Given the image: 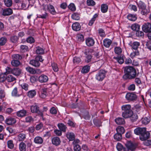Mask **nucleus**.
I'll use <instances>...</instances> for the list:
<instances>
[{
  "mask_svg": "<svg viewBox=\"0 0 151 151\" xmlns=\"http://www.w3.org/2000/svg\"><path fill=\"white\" fill-rule=\"evenodd\" d=\"M90 67L88 65H86L84 66L81 70V72L83 73H86L88 72Z\"/></svg>",
  "mask_w": 151,
  "mask_h": 151,
  "instance_id": "36",
  "label": "nucleus"
},
{
  "mask_svg": "<svg viewBox=\"0 0 151 151\" xmlns=\"http://www.w3.org/2000/svg\"><path fill=\"white\" fill-rule=\"evenodd\" d=\"M52 144L56 146L60 145V138L58 137H53L52 140Z\"/></svg>",
  "mask_w": 151,
  "mask_h": 151,
  "instance_id": "14",
  "label": "nucleus"
},
{
  "mask_svg": "<svg viewBox=\"0 0 151 151\" xmlns=\"http://www.w3.org/2000/svg\"><path fill=\"white\" fill-rule=\"evenodd\" d=\"M22 89H24L25 91H27L28 90V85L26 83H24L21 84V85Z\"/></svg>",
  "mask_w": 151,
  "mask_h": 151,
  "instance_id": "63",
  "label": "nucleus"
},
{
  "mask_svg": "<svg viewBox=\"0 0 151 151\" xmlns=\"http://www.w3.org/2000/svg\"><path fill=\"white\" fill-rule=\"evenodd\" d=\"M21 50L22 52H24L27 50L28 47L25 45H22L20 46Z\"/></svg>",
  "mask_w": 151,
  "mask_h": 151,
  "instance_id": "62",
  "label": "nucleus"
},
{
  "mask_svg": "<svg viewBox=\"0 0 151 151\" xmlns=\"http://www.w3.org/2000/svg\"><path fill=\"white\" fill-rule=\"evenodd\" d=\"M139 55L138 51H135L132 52L130 54V57L132 58H134L135 56Z\"/></svg>",
  "mask_w": 151,
  "mask_h": 151,
  "instance_id": "54",
  "label": "nucleus"
},
{
  "mask_svg": "<svg viewBox=\"0 0 151 151\" xmlns=\"http://www.w3.org/2000/svg\"><path fill=\"white\" fill-rule=\"evenodd\" d=\"M5 5L8 7L11 6L12 4V0H4Z\"/></svg>",
  "mask_w": 151,
  "mask_h": 151,
  "instance_id": "43",
  "label": "nucleus"
},
{
  "mask_svg": "<svg viewBox=\"0 0 151 151\" xmlns=\"http://www.w3.org/2000/svg\"><path fill=\"white\" fill-rule=\"evenodd\" d=\"M7 38L5 37H2L0 38V45L3 46L7 42Z\"/></svg>",
  "mask_w": 151,
  "mask_h": 151,
  "instance_id": "40",
  "label": "nucleus"
},
{
  "mask_svg": "<svg viewBox=\"0 0 151 151\" xmlns=\"http://www.w3.org/2000/svg\"><path fill=\"white\" fill-rule=\"evenodd\" d=\"M68 8L72 11H75L76 9V7L74 4H70L68 6Z\"/></svg>",
  "mask_w": 151,
  "mask_h": 151,
  "instance_id": "60",
  "label": "nucleus"
},
{
  "mask_svg": "<svg viewBox=\"0 0 151 151\" xmlns=\"http://www.w3.org/2000/svg\"><path fill=\"white\" fill-rule=\"evenodd\" d=\"M150 136V134L147 131L146 129L145 132L143 133L141 136H139V139L142 141L148 139Z\"/></svg>",
  "mask_w": 151,
  "mask_h": 151,
  "instance_id": "9",
  "label": "nucleus"
},
{
  "mask_svg": "<svg viewBox=\"0 0 151 151\" xmlns=\"http://www.w3.org/2000/svg\"><path fill=\"white\" fill-rule=\"evenodd\" d=\"M44 8L46 10H48L53 15L56 14V11L54 6L51 4H47L45 5Z\"/></svg>",
  "mask_w": 151,
  "mask_h": 151,
  "instance_id": "5",
  "label": "nucleus"
},
{
  "mask_svg": "<svg viewBox=\"0 0 151 151\" xmlns=\"http://www.w3.org/2000/svg\"><path fill=\"white\" fill-rule=\"evenodd\" d=\"M116 148L118 151H125V148L120 143H118L116 145Z\"/></svg>",
  "mask_w": 151,
  "mask_h": 151,
  "instance_id": "39",
  "label": "nucleus"
},
{
  "mask_svg": "<svg viewBox=\"0 0 151 151\" xmlns=\"http://www.w3.org/2000/svg\"><path fill=\"white\" fill-rule=\"evenodd\" d=\"M137 98L136 95L133 93H127L126 96V99L129 101H134Z\"/></svg>",
  "mask_w": 151,
  "mask_h": 151,
  "instance_id": "8",
  "label": "nucleus"
},
{
  "mask_svg": "<svg viewBox=\"0 0 151 151\" xmlns=\"http://www.w3.org/2000/svg\"><path fill=\"white\" fill-rule=\"evenodd\" d=\"M8 147L12 149L14 147V145L13 144V142L12 140H9L7 142Z\"/></svg>",
  "mask_w": 151,
  "mask_h": 151,
  "instance_id": "53",
  "label": "nucleus"
},
{
  "mask_svg": "<svg viewBox=\"0 0 151 151\" xmlns=\"http://www.w3.org/2000/svg\"><path fill=\"white\" fill-rule=\"evenodd\" d=\"M92 58V56L90 55H87L85 59V61L87 63H88L91 61Z\"/></svg>",
  "mask_w": 151,
  "mask_h": 151,
  "instance_id": "56",
  "label": "nucleus"
},
{
  "mask_svg": "<svg viewBox=\"0 0 151 151\" xmlns=\"http://www.w3.org/2000/svg\"><path fill=\"white\" fill-rule=\"evenodd\" d=\"M52 66L54 71L57 72L58 70V68L56 64L55 63H52Z\"/></svg>",
  "mask_w": 151,
  "mask_h": 151,
  "instance_id": "58",
  "label": "nucleus"
},
{
  "mask_svg": "<svg viewBox=\"0 0 151 151\" xmlns=\"http://www.w3.org/2000/svg\"><path fill=\"white\" fill-rule=\"evenodd\" d=\"M124 72L125 74L123 77L125 79H132L134 78L137 75L136 70L131 66H128L124 67Z\"/></svg>",
  "mask_w": 151,
  "mask_h": 151,
  "instance_id": "1",
  "label": "nucleus"
},
{
  "mask_svg": "<svg viewBox=\"0 0 151 151\" xmlns=\"http://www.w3.org/2000/svg\"><path fill=\"white\" fill-rule=\"evenodd\" d=\"M18 40V38L16 36H13L11 38V41L13 43H16L17 42Z\"/></svg>",
  "mask_w": 151,
  "mask_h": 151,
  "instance_id": "64",
  "label": "nucleus"
},
{
  "mask_svg": "<svg viewBox=\"0 0 151 151\" xmlns=\"http://www.w3.org/2000/svg\"><path fill=\"white\" fill-rule=\"evenodd\" d=\"M133 111L132 110L128 111H122V116L125 118H128L131 117L133 114Z\"/></svg>",
  "mask_w": 151,
  "mask_h": 151,
  "instance_id": "11",
  "label": "nucleus"
},
{
  "mask_svg": "<svg viewBox=\"0 0 151 151\" xmlns=\"http://www.w3.org/2000/svg\"><path fill=\"white\" fill-rule=\"evenodd\" d=\"M71 17L73 19L78 20L80 19V15L78 13H75L72 14Z\"/></svg>",
  "mask_w": 151,
  "mask_h": 151,
  "instance_id": "37",
  "label": "nucleus"
},
{
  "mask_svg": "<svg viewBox=\"0 0 151 151\" xmlns=\"http://www.w3.org/2000/svg\"><path fill=\"white\" fill-rule=\"evenodd\" d=\"M34 142L36 144H40L43 143V140L41 137L37 136L34 138Z\"/></svg>",
  "mask_w": 151,
  "mask_h": 151,
  "instance_id": "22",
  "label": "nucleus"
},
{
  "mask_svg": "<svg viewBox=\"0 0 151 151\" xmlns=\"http://www.w3.org/2000/svg\"><path fill=\"white\" fill-rule=\"evenodd\" d=\"M137 4L141 14L146 15L150 12V10L149 8L147 7L145 4L142 1H138Z\"/></svg>",
  "mask_w": 151,
  "mask_h": 151,
  "instance_id": "2",
  "label": "nucleus"
},
{
  "mask_svg": "<svg viewBox=\"0 0 151 151\" xmlns=\"http://www.w3.org/2000/svg\"><path fill=\"white\" fill-rule=\"evenodd\" d=\"M66 136L69 141H73L75 139V134L73 132H68L66 134Z\"/></svg>",
  "mask_w": 151,
  "mask_h": 151,
  "instance_id": "13",
  "label": "nucleus"
},
{
  "mask_svg": "<svg viewBox=\"0 0 151 151\" xmlns=\"http://www.w3.org/2000/svg\"><path fill=\"white\" fill-rule=\"evenodd\" d=\"M38 79L39 81L41 83L46 82L48 80V77L46 75L44 74H42L40 76Z\"/></svg>",
  "mask_w": 151,
  "mask_h": 151,
  "instance_id": "12",
  "label": "nucleus"
},
{
  "mask_svg": "<svg viewBox=\"0 0 151 151\" xmlns=\"http://www.w3.org/2000/svg\"><path fill=\"white\" fill-rule=\"evenodd\" d=\"M16 122L15 119L13 118H9L5 120L6 123L9 125L13 124L15 123Z\"/></svg>",
  "mask_w": 151,
  "mask_h": 151,
  "instance_id": "15",
  "label": "nucleus"
},
{
  "mask_svg": "<svg viewBox=\"0 0 151 151\" xmlns=\"http://www.w3.org/2000/svg\"><path fill=\"white\" fill-rule=\"evenodd\" d=\"M136 35L137 36L140 37H143L144 36V34L142 31L138 30L136 31Z\"/></svg>",
  "mask_w": 151,
  "mask_h": 151,
  "instance_id": "50",
  "label": "nucleus"
},
{
  "mask_svg": "<svg viewBox=\"0 0 151 151\" xmlns=\"http://www.w3.org/2000/svg\"><path fill=\"white\" fill-rule=\"evenodd\" d=\"M106 72L104 70H99L96 74V78L99 81H102L105 78Z\"/></svg>",
  "mask_w": 151,
  "mask_h": 151,
  "instance_id": "3",
  "label": "nucleus"
},
{
  "mask_svg": "<svg viewBox=\"0 0 151 151\" xmlns=\"http://www.w3.org/2000/svg\"><path fill=\"white\" fill-rule=\"evenodd\" d=\"M125 145L129 150L133 151L136 149V146L130 142H128L125 144Z\"/></svg>",
  "mask_w": 151,
  "mask_h": 151,
  "instance_id": "10",
  "label": "nucleus"
},
{
  "mask_svg": "<svg viewBox=\"0 0 151 151\" xmlns=\"http://www.w3.org/2000/svg\"><path fill=\"white\" fill-rule=\"evenodd\" d=\"M94 124L97 127H99L102 126V122L99 119H94L93 120Z\"/></svg>",
  "mask_w": 151,
  "mask_h": 151,
  "instance_id": "28",
  "label": "nucleus"
},
{
  "mask_svg": "<svg viewBox=\"0 0 151 151\" xmlns=\"http://www.w3.org/2000/svg\"><path fill=\"white\" fill-rule=\"evenodd\" d=\"M26 69L27 72L32 74H35L37 72L35 69L30 67H27Z\"/></svg>",
  "mask_w": 151,
  "mask_h": 151,
  "instance_id": "32",
  "label": "nucleus"
},
{
  "mask_svg": "<svg viewBox=\"0 0 151 151\" xmlns=\"http://www.w3.org/2000/svg\"><path fill=\"white\" fill-rule=\"evenodd\" d=\"M86 42L87 45L88 46H91L94 44V41L92 38H89L86 40Z\"/></svg>",
  "mask_w": 151,
  "mask_h": 151,
  "instance_id": "18",
  "label": "nucleus"
},
{
  "mask_svg": "<svg viewBox=\"0 0 151 151\" xmlns=\"http://www.w3.org/2000/svg\"><path fill=\"white\" fill-rule=\"evenodd\" d=\"M31 110L32 113H36L42 116H43V114L42 112L39 110V107L36 105H33L31 106Z\"/></svg>",
  "mask_w": 151,
  "mask_h": 151,
  "instance_id": "7",
  "label": "nucleus"
},
{
  "mask_svg": "<svg viewBox=\"0 0 151 151\" xmlns=\"http://www.w3.org/2000/svg\"><path fill=\"white\" fill-rule=\"evenodd\" d=\"M142 29L143 31L145 32H151V24L150 23H146L142 26Z\"/></svg>",
  "mask_w": 151,
  "mask_h": 151,
  "instance_id": "4",
  "label": "nucleus"
},
{
  "mask_svg": "<svg viewBox=\"0 0 151 151\" xmlns=\"http://www.w3.org/2000/svg\"><path fill=\"white\" fill-rule=\"evenodd\" d=\"M127 19L129 20L134 21L137 19V17L136 15L131 14H129L127 16Z\"/></svg>",
  "mask_w": 151,
  "mask_h": 151,
  "instance_id": "33",
  "label": "nucleus"
},
{
  "mask_svg": "<svg viewBox=\"0 0 151 151\" xmlns=\"http://www.w3.org/2000/svg\"><path fill=\"white\" fill-rule=\"evenodd\" d=\"M115 121L118 124H123L125 123L124 119L121 117H118L116 118Z\"/></svg>",
  "mask_w": 151,
  "mask_h": 151,
  "instance_id": "19",
  "label": "nucleus"
},
{
  "mask_svg": "<svg viewBox=\"0 0 151 151\" xmlns=\"http://www.w3.org/2000/svg\"><path fill=\"white\" fill-rule=\"evenodd\" d=\"M72 27L73 30L76 31H79L81 29V26L78 22L74 23L72 24Z\"/></svg>",
  "mask_w": 151,
  "mask_h": 151,
  "instance_id": "17",
  "label": "nucleus"
},
{
  "mask_svg": "<svg viewBox=\"0 0 151 151\" xmlns=\"http://www.w3.org/2000/svg\"><path fill=\"white\" fill-rule=\"evenodd\" d=\"M29 63L35 67H39L40 65L39 62L35 59L31 60L30 61Z\"/></svg>",
  "mask_w": 151,
  "mask_h": 151,
  "instance_id": "23",
  "label": "nucleus"
},
{
  "mask_svg": "<svg viewBox=\"0 0 151 151\" xmlns=\"http://www.w3.org/2000/svg\"><path fill=\"white\" fill-rule=\"evenodd\" d=\"M15 79V78L11 75H9L6 78V80L9 82H12L14 81Z\"/></svg>",
  "mask_w": 151,
  "mask_h": 151,
  "instance_id": "41",
  "label": "nucleus"
},
{
  "mask_svg": "<svg viewBox=\"0 0 151 151\" xmlns=\"http://www.w3.org/2000/svg\"><path fill=\"white\" fill-rule=\"evenodd\" d=\"M18 91L17 88V87H15L13 90L12 91V96L16 97L18 96V95L17 94Z\"/></svg>",
  "mask_w": 151,
  "mask_h": 151,
  "instance_id": "52",
  "label": "nucleus"
},
{
  "mask_svg": "<svg viewBox=\"0 0 151 151\" xmlns=\"http://www.w3.org/2000/svg\"><path fill=\"white\" fill-rule=\"evenodd\" d=\"M43 49L40 47H36V53L37 54H42L44 53Z\"/></svg>",
  "mask_w": 151,
  "mask_h": 151,
  "instance_id": "31",
  "label": "nucleus"
},
{
  "mask_svg": "<svg viewBox=\"0 0 151 151\" xmlns=\"http://www.w3.org/2000/svg\"><path fill=\"white\" fill-rule=\"evenodd\" d=\"M76 37L78 41L79 42H82L84 40V36L82 34H78Z\"/></svg>",
  "mask_w": 151,
  "mask_h": 151,
  "instance_id": "47",
  "label": "nucleus"
},
{
  "mask_svg": "<svg viewBox=\"0 0 151 151\" xmlns=\"http://www.w3.org/2000/svg\"><path fill=\"white\" fill-rule=\"evenodd\" d=\"M36 94V92L35 90H33L29 91L28 92L27 96L30 98L34 97Z\"/></svg>",
  "mask_w": 151,
  "mask_h": 151,
  "instance_id": "29",
  "label": "nucleus"
},
{
  "mask_svg": "<svg viewBox=\"0 0 151 151\" xmlns=\"http://www.w3.org/2000/svg\"><path fill=\"white\" fill-rule=\"evenodd\" d=\"M116 129L117 133L121 135L124 133L125 132V130L124 128L122 126H118L116 128Z\"/></svg>",
  "mask_w": 151,
  "mask_h": 151,
  "instance_id": "27",
  "label": "nucleus"
},
{
  "mask_svg": "<svg viewBox=\"0 0 151 151\" xmlns=\"http://www.w3.org/2000/svg\"><path fill=\"white\" fill-rule=\"evenodd\" d=\"M140 45V43L137 42H134L131 45L132 48L136 50L138 48V47Z\"/></svg>",
  "mask_w": 151,
  "mask_h": 151,
  "instance_id": "34",
  "label": "nucleus"
},
{
  "mask_svg": "<svg viewBox=\"0 0 151 151\" xmlns=\"http://www.w3.org/2000/svg\"><path fill=\"white\" fill-rule=\"evenodd\" d=\"M130 118V120L132 122H134L138 118V116L137 114H134L133 113V114L129 117Z\"/></svg>",
  "mask_w": 151,
  "mask_h": 151,
  "instance_id": "51",
  "label": "nucleus"
},
{
  "mask_svg": "<svg viewBox=\"0 0 151 151\" xmlns=\"http://www.w3.org/2000/svg\"><path fill=\"white\" fill-rule=\"evenodd\" d=\"M87 4L88 5L93 6L95 4V2L93 0H87Z\"/></svg>",
  "mask_w": 151,
  "mask_h": 151,
  "instance_id": "57",
  "label": "nucleus"
},
{
  "mask_svg": "<svg viewBox=\"0 0 151 151\" xmlns=\"http://www.w3.org/2000/svg\"><path fill=\"white\" fill-rule=\"evenodd\" d=\"M114 139L116 141H119L122 139V135L121 134L116 133L114 135Z\"/></svg>",
  "mask_w": 151,
  "mask_h": 151,
  "instance_id": "42",
  "label": "nucleus"
},
{
  "mask_svg": "<svg viewBox=\"0 0 151 151\" xmlns=\"http://www.w3.org/2000/svg\"><path fill=\"white\" fill-rule=\"evenodd\" d=\"M6 72L4 73L6 75L11 73L12 72V69L10 68V67H7L6 68Z\"/></svg>",
  "mask_w": 151,
  "mask_h": 151,
  "instance_id": "59",
  "label": "nucleus"
},
{
  "mask_svg": "<svg viewBox=\"0 0 151 151\" xmlns=\"http://www.w3.org/2000/svg\"><path fill=\"white\" fill-rule=\"evenodd\" d=\"M146 129V128L145 127H138L134 129V133L137 135L141 136L143 133L145 132Z\"/></svg>",
  "mask_w": 151,
  "mask_h": 151,
  "instance_id": "6",
  "label": "nucleus"
},
{
  "mask_svg": "<svg viewBox=\"0 0 151 151\" xmlns=\"http://www.w3.org/2000/svg\"><path fill=\"white\" fill-rule=\"evenodd\" d=\"M114 59L120 64H122L124 61L123 57V56H118V57H114Z\"/></svg>",
  "mask_w": 151,
  "mask_h": 151,
  "instance_id": "24",
  "label": "nucleus"
},
{
  "mask_svg": "<svg viewBox=\"0 0 151 151\" xmlns=\"http://www.w3.org/2000/svg\"><path fill=\"white\" fill-rule=\"evenodd\" d=\"M131 28L133 30L137 31L140 29V26L137 24H134L131 25Z\"/></svg>",
  "mask_w": 151,
  "mask_h": 151,
  "instance_id": "30",
  "label": "nucleus"
},
{
  "mask_svg": "<svg viewBox=\"0 0 151 151\" xmlns=\"http://www.w3.org/2000/svg\"><path fill=\"white\" fill-rule=\"evenodd\" d=\"M26 145L24 142H21L19 144V150L21 151H25Z\"/></svg>",
  "mask_w": 151,
  "mask_h": 151,
  "instance_id": "44",
  "label": "nucleus"
},
{
  "mask_svg": "<svg viewBox=\"0 0 151 151\" xmlns=\"http://www.w3.org/2000/svg\"><path fill=\"white\" fill-rule=\"evenodd\" d=\"M98 15L97 14H95L93 16V17L92 19L90 21V22L88 23V25L89 26H92L94 21H95L96 18L98 17Z\"/></svg>",
  "mask_w": 151,
  "mask_h": 151,
  "instance_id": "38",
  "label": "nucleus"
},
{
  "mask_svg": "<svg viewBox=\"0 0 151 151\" xmlns=\"http://www.w3.org/2000/svg\"><path fill=\"white\" fill-rule=\"evenodd\" d=\"M108 9V6L106 4H103L101 5V10L103 13L106 12Z\"/></svg>",
  "mask_w": 151,
  "mask_h": 151,
  "instance_id": "35",
  "label": "nucleus"
},
{
  "mask_svg": "<svg viewBox=\"0 0 151 151\" xmlns=\"http://www.w3.org/2000/svg\"><path fill=\"white\" fill-rule=\"evenodd\" d=\"M19 141H23L26 138V134L24 132L19 133Z\"/></svg>",
  "mask_w": 151,
  "mask_h": 151,
  "instance_id": "48",
  "label": "nucleus"
},
{
  "mask_svg": "<svg viewBox=\"0 0 151 151\" xmlns=\"http://www.w3.org/2000/svg\"><path fill=\"white\" fill-rule=\"evenodd\" d=\"M131 106L129 104L124 105L122 107V109L123 111H128L132 110L131 109Z\"/></svg>",
  "mask_w": 151,
  "mask_h": 151,
  "instance_id": "25",
  "label": "nucleus"
},
{
  "mask_svg": "<svg viewBox=\"0 0 151 151\" xmlns=\"http://www.w3.org/2000/svg\"><path fill=\"white\" fill-rule=\"evenodd\" d=\"M114 51L115 53L118 55L120 54L122 52L121 48L119 47H115Z\"/></svg>",
  "mask_w": 151,
  "mask_h": 151,
  "instance_id": "49",
  "label": "nucleus"
},
{
  "mask_svg": "<svg viewBox=\"0 0 151 151\" xmlns=\"http://www.w3.org/2000/svg\"><path fill=\"white\" fill-rule=\"evenodd\" d=\"M81 59L79 57H75L74 58L73 61L74 63H78L81 62Z\"/></svg>",
  "mask_w": 151,
  "mask_h": 151,
  "instance_id": "61",
  "label": "nucleus"
},
{
  "mask_svg": "<svg viewBox=\"0 0 151 151\" xmlns=\"http://www.w3.org/2000/svg\"><path fill=\"white\" fill-rule=\"evenodd\" d=\"M141 121L143 124L145 125L147 124H148L150 121V117L148 116L147 117L143 118L141 119Z\"/></svg>",
  "mask_w": 151,
  "mask_h": 151,
  "instance_id": "26",
  "label": "nucleus"
},
{
  "mask_svg": "<svg viewBox=\"0 0 151 151\" xmlns=\"http://www.w3.org/2000/svg\"><path fill=\"white\" fill-rule=\"evenodd\" d=\"M46 91V89H42L41 94L40 95V96L41 98H45L46 97L47 94V93Z\"/></svg>",
  "mask_w": 151,
  "mask_h": 151,
  "instance_id": "45",
  "label": "nucleus"
},
{
  "mask_svg": "<svg viewBox=\"0 0 151 151\" xmlns=\"http://www.w3.org/2000/svg\"><path fill=\"white\" fill-rule=\"evenodd\" d=\"M111 43V41L109 39H106L103 41L104 45L106 47H109Z\"/></svg>",
  "mask_w": 151,
  "mask_h": 151,
  "instance_id": "21",
  "label": "nucleus"
},
{
  "mask_svg": "<svg viewBox=\"0 0 151 151\" xmlns=\"http://www.w3.org/2000/svg\"><path fill=\"white\" fill-rule=\"evenodd\" d=\"M11 63L12 66L17 67L19 65V60H13L12 61Z\"/></svg>",
  "mask_w": 151,
  "mask_h": 151,
  "instance_id": "46",
  "label": "nucleus"
},
{
  "mask_svg": "<svg viewBox=\"0 0 151 151\" xmlns=\"http://www.w3.org/2000/svg\"><path fill=\"white\" fill-rule=\"evenodd\" d=\"M58 127L61 131L63 132H66L67 127L64 124L62 123H59L58 124Z\"/></svg>",
  "mask_w": 151,
  "mask_h": 151,
  "instance_id": "20",
  "label": "nucleus"
},
{
  "mask_svg": "<svg viewBox=\"0 0 151 151\" xmlns=\"http://www.w3.org/2000/svg\"><path fill=\"white\" fill-rule=\"evenodd\" d=\"M12 13V10L10 8H6L3 10V15L4 16H8L11 14Z\"/></svg>",
  "mask_w": 151,
  "mask_h": 151,
  "instance_id": "16",
  "label": "nucleus"
},
{
  "mask_svg": "<svg viewBox=\"0 0 151 151\" xmlns=\"http://www.w3.org/2000/svg\"><path fill=\"white\" fill-rule=\"evenodd\" d=\"M27 111L24 110L19 111V117H23L26 116Z\"/></svg>",
  "mask_w": 151,
  "mask_h": 151,
  "instance_id": "55",
  "label": "nucleus"
}]
</instances>
